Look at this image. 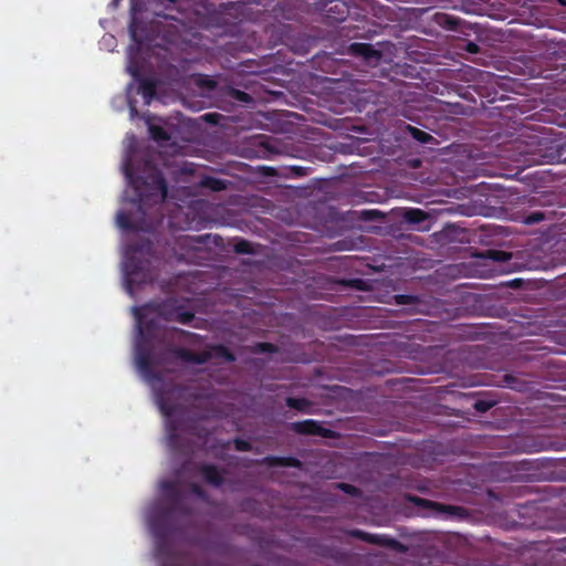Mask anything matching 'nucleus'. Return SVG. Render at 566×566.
Returning <instances> with one entry per match:
<instances>
[{"instance_id":"f257e3e1","label":"nucleus","mask_w":566,"mask_h":566,"mask_svg":"<svg viewBox=\"0 0 566 566\" xmlns=\"http://www.w3.org/2000/svg\"><path fill=\"white\" fill-rule=\"evenodd\" d=\"M124 175L135 192L132 203L136 207L139 218L133 219L130 213L117 212V226L126 231H150L153 220L147 217V209L158 206L161 210L167 197V184L161 170L151 161L145 160L142 174H136L130 158L124 163Z\"/></svg>"},{"instance_id":"f03ea898","label":"nucleus","mask_w":566,"mask_h":566,"mask_svg":"<svg viewBox=\"0 0 566 566\" xmlns=\"http://www.w3.org/2000/svg\"><path fill=\"white\" fill-rule=\"evenodd\" d=\"M164 493L163 503L155 510L149 518V525L155 536V555L160 566H181L178 556L170 543L175 533V515L189 513L182 500V493L175 481H163L160 484Z\"/></svg>"},{"instance_id":"7ed1b4c3","label":"nucleus","mask_w":566,"mask_h":566,"mask_svg":"<svg viewBox=\"0 0 566 566\" xmlns=\"http://www.w3.org/2000/svg\"><path fill=\"white\" fill-rule=\"evenodd\" d=\"M137 318L138 339L136 343V364L140 373L149 380L160 381L161 375L154 368L155 342L160 338H170L177 342L198 343L201 336L180 328L165 331L161 328L158 318H147L139 308H134Z\"/></svg>"},{"instance_id":"20e7f679","label":"nucleus","mask_w":566,"mask_h":566,"mask_svg":"<svg viewBox=\"0 0 566 566\" xmlns=\"http://www.w3.org/2000/svg\"><path fill=\"white\" fill-rule=\"evenodd\" d=\"M153 250V244L149 240L143 242L140 245L130 247L124 262V272L128 291L132 293L134 287H139L143 284L151 283L156 280L157 274L151 269L148 260H142L138 254H149Z\"/></svg>"},{"instance_id":"39448f33","label":"nucleus","mask_w":566,"mask_h":566,"mask_svg":"<svg viewBox=\"0 0 566 566\" xmlns=\"http://www.w3.org/2000/svg\"><path fill=\"white\" fill-rule=\"evenodd\" d=\"M140 8L136 0L132 1L130 7V22H129V34L132 40L137 44L142 45L150 42L154 36L153 28L144 23L139 19Z\"/></svg>"},{"instance_id":"423d86ee","label":"nucleus","mask_w":566,"mask_h":566,"mask_svg":"<svg viewBox=\"0 0 566 566\" xmlns=\"http://www.w3.org/2000/svg\"><path fill=\"white\" fill-rule=\"evenodd\" d=\"M210 235H179L176 245L180 250L179 259L191 261L196 253L200 252L208 244Z\"/></svg>"},{"instance_id":"0eeeda50","label":"nucleus","mask_w":566,"mask_h":566,"mask_svg":"<svg viewBox=\"0 0 566 566\" xmlns=\"http://www.w3.org/2000/svg\"><path fill=\"white\" fill-rule=\"evenodd\" d=\"M406 499L408 502L412 503L413 505H416L418 507L432 510L438 514H447L449 516H457V517L464 516V514H465V510L461 506L443 504V503H439L436 501L422 499L417 495H410V494L407 495Z\"/></svg>"},{"instance_id":"6e6552de","label":"nucleus","mask_w":566,"mask_h":566,"mask_svg":"<svg viewBox=\"0 0 566 566\" xmlns=\"http://www.w3.org/2000/svg\"><path fill=\"white\" fill-rule=\"evenodd\" d=\"M127 70L129 74L138 82V94L143 96L145 104H150L153 98L156 96L158 81L154 77L143 76L137 64H130Z\"/></svg>"},{"instance_id":"1a4fd4ad","label":"nucleus","mask_w":566,"mask_h":566,"mask_svg":"<svg viewBox=\"0 0 566 566\" xmlns=\"http://www.w3.org/2000/svg\"><path fill=\"white\" fill-rule=\"evenodd\" d=\"M350 535L355 538L361 539L369 544L379 545L382 547H388L395 549L397 552H406V546L394 537H389L380 534H371L361 530H353L350 531Z\"/></svg>"},{"instance_id":"9d476101","label":"nucleus","mask_w":566,"mask_h":566,"mask_svg":"<svg viewBox=\"0 0 566 566\" xmlns=\"http://www.w3.org/2000/svg\"><path fill=\"white\" fill-rule=\"evenodd\" d=\"M290 429L297 434L303 436H319L323 438H333L334 432L331 429L324 428L319 421L314 419H306L290 423Z\"/></svg>"},{"instance_id":"9b49d317","label":"nucleus","mask_w":566,"mask_h":566,"mask_svg":"<svg viewBox=\"0 0 566 566\" xmlns=\"http://www.w3.org/2000/svg\"><path fill=\"white\" fill-rule=\"evenodd\" d=\"M167 352L182 361L197 364V365L206 364L211 359L210 352H201V353L196 354L187 348L176 347V346L168 347Z\"/></svg>"},{"instance_id":"f8f14e48","label":"nucleus","mask_w":566,"mask_h":566,"mask_svg":"<svg viewBox=\"0 0 566 566\" xmlns=\"http://www.w3.org/2000/svg\"><path fill=\"white\" fill-rule=\"evenodd\" d=\"M348 53L355 57H361L368 63L378 61L381 57V53L369 43H352L348 46Z\"/></svg>"},{"instance_id":"ddd939ff","label":"nucleus","mask_w":566,"mask_h":566,"mask_svg":"<svg viewBox=\"0 0 566 566\" xmlns=\"http://www.w3.org/2000/svg\"><path fill=\"white\" fill-rule=\"evenodd\" d=\"M199 472L202 479L216 488H220L224 483V471L220 470L217 465L205 463L199 467Z\"/></svg>"},{"instance_id":"4468645a","label":"nucleus","mask_w":566,"mask_h":566,"mask_svg":"<svg viewBox=\"0 0 566 566\" xmlns=\"http://www.w3.org/2000/svg\"><path fill=\"white\" fill-rule=\"evenodd\" d=\"M262 463L270 467H283V468H295L300 469L302 467L301 460L295 457H276V455H266L263 458Z\"/></svg>"},{"instance_id":"2eb2a0df","label":"nucleus","mask_w":566,"mask_h":566,"mask_svg":"<svg viewBox=\"0 0 566 566\" xmlns=\"http://www.w3.org/2000/svg\"><path fill=\"white\" fill-rule=\"evenodd\" d=\"M349 14V8L344 1H333L326 10V18L334 22H344Z\"/></svg>"},{"instance_id":"dca6fc26","label":"nucleus","mask_w":566,"mask_h":566,"mask_svg":"<svg viewBox=\"0 0 566 566\" xmlns=\"http://www.w3.org/2000/svg\"><path fill=\"white\" fill-rule=\"evenodd\" d=\"M160 315H163L166 321H176L181 324H189L195 318V313L185 310L184 306H175L169 312L160 311Z\"/></svg>"},{"instance_id":"f3484780","label":"nucleus","mask_w":566,"mask_h":566,"mask_svg":"<svg viewBox=\"0 0 566 566\" xmlns=\"http://www.w3.org/2000/svg\"><path fill=\"white\" fill-rule=\"evenodd\" d=\"M208 352L211 353V358H222L227 363H233L237 359L235 355L226 345L222 344L210 346Z\"/></svg>"},{"instance_id":"a211bd4d","label":"nucleus","mask_w":566,"mask_h":566,"mask_svg":"<svg viewBox=\"0 0 566 566\" xmlns=\"http://www.w3.org/2000/svg\"><path fill=\"white\" fill-rule=\"evenodd\" d=\"M402 218L410 224H420L427 220L428 213L419 208H409L403 211Z\"/></svg>"},{"instance_id":"6ab92c4d","label":"nucleus","mask_w":566,"mask_h":566,"mask_svg":"<svg viewBox=\"0 0 566 566\" xmlns=\"http://www.w3.org/2000/svg\"><path fill=\"white\" fill-rule=\"evenodd\" d=\"M228 180L220 179L213 176H205L200 181L201 187L210 189L212 191L226 190L228 188Z\"/></svg>"},{"instance_id":"aec40b11","label":"nucleus","mask_w":566,"mask_h":566,"mask_svg":"<svg viewBox=\"0 0 566 566\" xmlns=\"http://www.w3.org/2000/svg\"><path fill=\"white\" fill-rule=\"evenodd\" d=\"M285 405L300 412H310V408L312 407V402L308 399L296 397H287L285 399Z\"/></svg>"},{"instance_id":"412c9836","label":"nucleus","mask_w":566,"mask_h":566,"mask_svg":"<svg viewBox=\"0 0 566 566\" xmlns=\"http://www.w3.org/2000/svg\"><path fill=\"white\" fill-rule=\"evenodd\" d=\"M168 443L174 450L185 452L180 446V436L177 428L170 420L168 422Z\"/></svg>"},{"instance_id":"4be33fe9","label":"nucleus","mask_w":566,"mask_h":566,"mask_svg":"<svg viewBox=\"0 0 566 566\" xmlns=\"http://www.w3.org/2000/svg\"><path fill=\"white\" fill-rule=\"evenodd\" d=\"M485 258L494 262L503 263L512 259V253L503 250L490 249L486 250Z\"/></svg>"},{"instance_id":"5701e85b","label":"nucleus","mask_w":566,"mask_h":566,"mask_svg":"<svg viewBox=\"0 0 566 566\" xmlns=\"http://www.w3.org/2000/svg\"><path fill=\"white\" fill-rule=\"evenodd\" d=\"M406 128L409 132L410 136L415 140L419 142L421 144H427V143L433 140V137L430 134H428V133H426V132H423V130H421V129H419L417 127H413L411 125H407Z\"/></svg>"},{"instance_id":"b1692460","label":"nucleus","mask_w":566,"mask_h":566,"mask_svg":"<svg viewBox=\"0 0 566 566\" xmlns=\"http://www.w3.org/2000/svg\"><path fill=\"white\" fill-rule=\"evenodd\" d=\"M157 402L159 405L160 411L167 418H170L175 412V405L168 401L164 395V392L157 394Z\"/></svg>"},{"instance_id":"393cba45","label":"nucleus","mask_w":566,"mask_h":566,"mask_svg":"<svg viewBox=\"0 0 566 566\" xmlns=\"http://www.w3.org/2000/svg\"><path fill=\"white\" fill-rule=\"evenodd\" d=\"M149 133L151 138L156 142H168L170 139L169 133L161 126L151 125Z\"/></svg>"},{"instance_id":"a878e982","label":"nucleus","mask_w":566,"mask_h":566,"mask_svg":"<svg viewBox=\"0 0 566 566\" xmlns=\"http://www.w3.org/2000/svg\"><path fill=\"white\" fill-rule=\"evenodd\" d=\"M543 61L545 62L546 65H554L557 67L558 65L562 66L563 71L566 70V63L565 62H559V60H563V56L557 52V51H553V52H548L547 55L543 56L542 57Z\"/></svg>"},{"instance_id":"bb28decb","label":"nucleus","mask_w":566,"mask_h":566,"mask_svg":"<svg viewBox=\"0 0 566 566\" xmlns=\"http://www.w3.org/2000/svg\"><path fill=\"white\" fill-rule=\"evenodd\" d=\"M234 251L239 254H252L254 253V249L252 243L248 240L240 239L234 244Z\"/></svg>"},{"instance_id":"cd10ccee","label":"nucleus","mask_w":566,"mask_h":566,"mask_svg":"<svg viewBox=\"0 0 566 566\" xmlns=\"http://www.w3.org/2000/svg\"><path fill=\"white\" fill-rule=\"evenodd\" d=\"M340 34L346 38H360L361 33L359 32V27L355 24H345L340 28Z\"/></svg>"},{"instance_id":"c85d7f7f","label":"nucleus","mask_w":566,"mask_h":566,"mask_svg":"<svg viewBox=\"0 0 566 566\" xmlns=\"http://www.w3.org/2000/svg\"><path fill=\"white\" fill-rule=\"evenodd\" d=\"M551 71V69L543 67L542 65L532 66L528 71V74L532 77L553 78Z\"/></svg>"},{"instance_id":"c756f323","label":"nucleus","mask_w":566,"mask_h":566,"mask_svg":"<svg viewBox=\"0 0 566 566\" xmlns=\"http://www.w3.org/2000/svg\"><path fill=\"white\" fill-rule=\"evenodd\" d=\"M253 352L258 354H272L277 352V347L272 343L261 342L254 345Z\"/></svg>"},{"instance_id":"7c9ffc66","label":"nucleus","mask_w":566,"mask_h":566,"mask_svg":"<svg viewBox=\"0 0 566 566\" xmlns=\"http://www.w3.org/2000/svg\"><path fill=\"white\" fill-rule=\"evenodd\" d=\"M230 96L233 99L241 102V103H245V104L253 102V98L249 93L241 91V90H237V88H231Z\"/></svg>"},{"instance_id":"2f4dec72","label":"nucleus","mask_w":566,"mask_h":566,"mask_svg":"<svg viewBox=\"0 0 566 566\" xmlns=\"http://www.w3.org/2000/svg\"><path fill=\"white\" fill-rule=\"evenodd\" d=\"M544 219H545V213L544 212H542V211H534V212H531V213L524 216L523 222L525 224L532 226V224L539 223Z\"/></svg>"},{"instance_id":"473e14b6","label":"nucleus","mask_w":566,"mask_h":566,"mask_svg":"<svg viewBox=\"0 0 566 566\" xmlns=\"http://www.w3.org/2000/svg\"><path fill=\"white\" fill-rule=\"evenodd\" d=\"M233 446L234 449L239 452H249L252 450V444L249 441L241 438L233 439Z\"/></svg>"},{"instance_id":"72a5a7b5","label":"nucleus","mask_w":566,"mask_h":566,"mask_svg":"<svg viewBox=\"0 0 566 566\" xmlns=\"http://www.w3.org/2000/svg\"><path fill=\"white\" fill-rule=\"evenodd\" d=\"M493 402L492 401H488V400H478L475 401L474 403V408L476 411L479 412H485L488 411L489 409H491L493 407Z\"/></svg>"},{"instance_id":"f704fd0d","label":"nucleus","mask_w":566,"mask_h":566,"mask_svg":"<svg viewBox=\"0 0 566 566\" xmlns=\"http://www.w3.org/2000/svg\"><path fill=\"white\" fill-rule=\"evenodd\" d=\"M338 488L349 495H358L360 493L358 488L348 483H339Z\"/></svg>"},{"instance_id":"c9c22d12","label":"nucleus","mask_w":566,"mask_h":566,"mask_svg":"<svg viewBox=\"0 0 566 566\" xmlns=\"http://www.w3.org/2000/svg\"><path fill=\"white\" fill-rule=\"evenodd\" d=\"M413 296L411 295H406V294H399V295H396V302L398 304H411L413 302Z\"/></svg>"},{"instance_id":"e433bc0d","label":"nucleus","mask_w":566,"mask_h":566,"mask_svg":"<svg viewBox=\"0 0 566 566\" xmlns=\"http://www.w3.org/2000/svg\"><path fill=\"white\" fill-rule=\"evenodd\" d=\"M191 492H192L193 494H196V495H197L198 497H200V499H203V500H205V499L207 497V494H206L205 490H203L200 485H198V484H196V483H193V484L191 485Z\"/></svg>"},{"instance_id":"4c0bfd02","label":"nucleus","mask_w":566,"mask_h":566,"mask_svg":"<svg viewBox=\"0 0 566 566\" xmlns=\"http://www.w3.org/2000/svg\"><path fill=\"white\" fill-rule=\"evenodd\" d=\"M156 4L165 6L166 8H172L177 0H155Z\"/></svg>"},{"instance_id":"58836bf2","label":"nucleus","mask_w":566,"mask_h":566,"mask_svg":"<svg viewBox=\"0 0 566 566\" xmlns=\"http://www.w3.org/2000/svg\"><path fill=\"white\" fill-rule=\"evenodd\" d=\"M220 115L217 114V113H208L203 116L205 120L208 122V123H216L217 120V117H219Z\"/></svg>"},{"instance_id":"ea45409f","label":"nucleus","mask_w":566,"mask_h":566,"mask_svg":"<svg viewBox=\"0 0 566 566\" xmlns=\"http://www.w3.org/2000/svg\"><path fill=\"white\" fill-rule=\"evenodd\" d=\"M467 51H468L469 53L475 54V53H478V52H479V45H478V44H475V43H473V42H469V43L467 44Z\"/></svg>"},{"instance_id":"a19ab883","label":"nucleus","mask_w":566,"mask_h":566,"mask_svg":"<svg viewBox=\"0 0 566 566\" xmlns=\"http://www.w3.org/2000/svg\"><path fill=\"white\" fill-rule=\"evenodd\" d=\"M293 170L298 176H304L305 175V168L304 167H293Z\"/></svg>"},{"instance_id":"79ce46f5","label":"nucleus","mask_w":566,"mask_h":566,"mask_svg":"<svg viewBox=\"0 0 566 566\" xmlns=\"http://www.w3.org/2000/svg\"><path fill=\"white\" fill-rule=\"evenodd\" d=\"M511 380H513L512 376H505V382L507 384L509 387H512L510 382Z\"/></svg>"},{"instance_id":"37998d69","label":"nucleus","mask_w":566,"mask_h":566,"mask_svg":"<svg viewBox=\"0 0 566 566\" xmlns=\"http://www.w3.org/2000/svg\"><path fill=\"white\" fill-rule=\"evenodd\" d=\"M360 282H361L360 280H352V281H350V284H352V283H360Z\"/></svg>"},{"instance_id":"c03bdc74","label":"nucleus","mask_w":566,"mask_h":566,"mask_svg":"<svg viewBox=\"0 0 566 566\" xmlns=\"http://www.w3.org/2000/svg\"><path fill=\"white\" fill-rule=\"evenodd\" d=\"M119 1H120V0H113V3H114L115 6H117Z\"/></svg>"}]
</instances>
